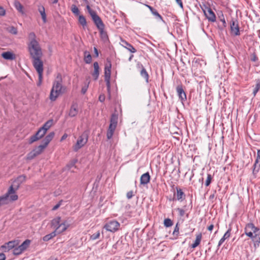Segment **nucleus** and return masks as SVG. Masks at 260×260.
Segmentation results:
<instances>
[{
    "instance_id": "obj_1",
    "label": "nucleus",
    "mask_w": 260,
    "mask_h": 260,
    "mask_svg": "<svg viewBox=\"0 0 260 260\" xmlns=\"http://www.w3.org/2000/svg\"><path fill=\"white\" fill-rule=\"evenodd\" d=\"M25 180V176H20L13 182L5 196L0 197V206L9 203L10 201L18 199L17 195L15 194L19 185Z\"/></svg>"
},
{
    "instance_id": "obj_2",
    "label": "nucleus",
    "mask_w": 260,
    "mask_h": 260,
    "mask_svg": "<svg viewBox=\"0 0 260 260\" xmlns=\"http://www.w3.org/2000/svg\"><path fill=\"white\" fill-rule=\"evenodd\" d=\"M36 37L34 32H31L29 34V43L28 45V48L32 60L41 59L43 55L41 48L38 42L36 40Z\"/></svg>"
},
{
    "instance_id": "obj_3",
    "label": "nucleus",
    "mask_w": 260,
    "mask_h": 260,
    "mask_svg": "<svg viewBox=\"0 0 260 260\" xmlns=\"http://www.w3.org/2000/svg\"><path fill=\"white\" fill-rule=\"evenodd\" d=\"M86 9L88 13L91 17L94 24L99 30L101 39L104 41H107L108 40V36L107 32L105 30V25L101 18L98 16L96 12L92 10L89 5L86 6Z\"/></svg>"
},
{
    "instance_id": "obj_4",
    "label": "nucleus",
    "mask_w": 260,
    "mask_h": 260,
    "mask_svg": "<svg viewBox=\"0 0 260 260\" xmlns=\"http://www.w3.org/2000/svg\"><path fill=\"white\" fill-rule=\"evenodd\" d=\"M245 233L247 236L252 239L254 246L259 245L260 243V231L258 228L255 226L252 223H248L245 228Z\"/></svg>"
},
{
    "instance_id": "obj_5",
    "label": "nucleus",
    "mask_w": 260,
    "mask_h": 260,
    "mask_svg": "<svg viewBox=\"0 0 260 260\" xmlns=\"http://www.w3.org/2000/svg\"><path fill=\"white\" fill-rule=\"evenodd\" d=\"M62 79L60 74H58L56 79L53 82L52 88L50 94V99L52 101H54L57 98L62 92V89L63 86L62 85Z\"/></svg>"
},
{
    "instance_id": "obj_6",
    "label": "nucleus",
    "mask_w": 260,
    "mask_h": 260,
    "mask_svg": "<svg viewBox=\"0 0 260 260\" xmlns=\"http://www.w3.org/2000/svg\"><path fill=\"white\" fill-rule=\"evenodd\" d=\"M118 114L117 112H114L111 115L110 118V124L107 133V137L108 139H110L114 134L118 122Z\"/></svg>"
},
{
    "instance_id": "obj_7",
    "label": "nucleus",
    "mask_w": 260,
    "mask_h": 260,
    "mask_svg": "<svg viewBox=\"0 0 260 260\" xmlns=\"http://www.w3.org/2000/svg\"><path fill=\"white\" fill-rule=\"evenodd\" d=\"M32 63L39 75V80L37 85L40 86L42 84L43 80V62L41 59H36L32 60Z\"/></svg>"
},
{
    "instance_id": "obj_8",
    "label": "nucleus",
    "mask_w": 260,
    "mask_h": 260,
    "mask_svg": "<svg viewBox=\"0 0 260 260\" xmlns=\"http://www.w3.org/2000/svg\"><path fill=\"white\" fill-rule=\"evenodd\" d=\"M202 9L206 18L208 19L209 21L211 22H214L216 21V15L214 12L210 7H208L206 5H204V7H202Z\"/></svg>"
},
{
    "instance_id": "obj_9",
    "label": "nucleus",
    "mask_w": 260,
    "mask_h": 260,
    "mask_svg": "<svg viewBox=\"0 0 260 260\" xmlns=\"http://www.w3.org/2000/svg\"><path fill=\"white\" fill-rule=\"evenodd\" d=\"M231 34L234 36L240 35L238 21L236 19H232L230 22Z\"/></svg>"
},
{
    "instance_id": "obj_10",
    "label": "nucleus",
    "mask_w": 260,
    "mask_h": 260,
    "mask_svg": "<svg viewBox=\"0 0 260 260\" xmlns=\"http://www.w3.org/2000/svg\"><path fill=\"white\" fill-rule=\"evenodd\" d=\"M119 226L120 224L118 221L111 220L104 225V228L108 231L115 232L119 229Z\"/></svg>"
},
{
    "instance_id": "obj_11",
    "label": "nucleus",
    "mask_w": 260,
    "mask_h": 260,
    "mask_svg": "<svg viewBox=\"0 0 260 260\" xmlns=\"http://www.w3.org/2000/svg\"><path fill=\"white\" fill-rule=\"evenodd\" d=\"M19 245L18 241L14 240L6 243L5 245L1 246L2 250L5 252H8L10 250L14 249L15 247Z\"/></svg>"
},
{
    "instance_id": "obj_12",
    "label": "nucleus",
    "mask_w": 260,
    "mask_h": 260,
    "mask_svg": "<svg viewBox=\"0 0 260 260\" xmlns=\"http://www.w3.org/2000/svg\"><path fill=\"white\" fill-rule=\"evenodd\" d=\"M88 133L84 132L78 138L77 141V145L78 146H84L88 141Z\"/></svg>"
},
{
    "instance_id": "obj_13",
    "label": "nucleus",
    "mask_w": 260,
    "mask_h": 260,
    "mask_svg": "<svg viewBox=\"0 0 260 260\" xmlns=\"http://www.w3.org/2000/svg\"><path fill=\"white\" fill-rule=\"evenodd\" d=\"M44 147H35L27 156V159H32L38 155L41 154Z\"/></svg>"
},
{
    "instance_id": "obj_14",
    "label": "nucleus",
    "mask_w": 260,
    "mask_h": 260,
    "mask_svg": "<svg viewBox=\"0 0 260 260\" xmlns=\"http://www.w3.org/2000/svg\"><path fill=\"white\" fill-rule=\"evenodd\" d=\"M69 226L70 224L67 220H63L55 231L56 233L60 234L65 231Z\"/></svg>"
},
{
    "instance_id": "obj_15",
    "label": "nucleus",
    "mask_w": 260,
    "mask_h": 260,
    "mask_svg": "<svg viewBox=\"0 0 260 260\" xmlns=\"http://www.w3.org/2000/svg\"><path fill=\"white\" fill-rule=\"evenodd\" d=\"M78 113V106L76 103H73L69 112V116L71 117L76 116Z\"/></svg>"
},
{
    "instance_id": "obj_16",
    "label": "nucleus",
    "mask_w": 260,
    "mask_h": 260,
    "mask_svg": "<svg viewBox=\"0 0 260 260\" xmlns=\"http://www.w3.org/2000/svg\"><path fill=\"white\" fill-rule=\"evenodd\" d=\"M176 90L181 101H183L186 100V95L182 86H177Z\"/></svg>"
},
{
    "instance_id": "obj_17",
    "label": "nucleus",
    "mask_w": 260,
    "mask_h": 260,
    "mask_svg": "<svg viewBox=\"0 0 260 260\" xmlns=\"http://www.w3.org/2000/svg\"><path fill=\"white\" fill-rule=\"evenodd\" d=\"M94 71L92 73V75L94 80H96L99 76L100 74V68L98 62H94L93 63Z\"/></svg>"
},
{
    "instance_id": "obj_18",
    "label": "nucleus",
    "mask_w": 260,
    "mask_h": 260,
    "mask_svg": "<svg viewBox=\"0 0 260 260\" xmlns=\"http://www.w3.org/2000/svg\"><path fill=\"white\" fill-rule=\"evenodd\" d=\"M54 134H55L54 132L50 133L45 137V138L43 140V144L40 145L39 146H46L52 140V139L54 136Z\"/></svg>"
},
{
    "instance_id": "obj_19",
    "label": "nucleus",
    "mask_w": 260,
    "mask_h": 260,
    "mask_svg": "<svg viewBox=\"0 0 260 260\" xmlns=\"http://www.w3.org/2000/svg\"><path fill=\"white\" fill-rule=\"evenodd\" d=\"M260 169V161H258V159H256L253 165L252 176L254 178L257 177V173L258 172Z\"/></svg>"
},
{
    "instance_id": "obj_20",
    "label": "nucleus",
    "mask_w": 260,
    "mask_h": 260,
    "mask_svg": "<svg viewBox=\"0 0 260 260\" xmlns=\"http://www.w3.org/2000/svg\"><path fill=\"white\" fill-rule=\"evenodd\" d=\"M121 42L123 43V44L122 45L123 47L125 48L131 53H135L137 51L136 49L131 44L126 41L122 40Z\"/></svg>"
},
{
    "instance_id": "obj_21",
    "label": "nucleus",
    "mask_w": 260,
    "mask_h": 260,
    "mask_svg": "<svg viewBox=\"0 0 260 260\" xmlns=\"http://www.w3.org/2000/svg\"><path fill=\"white\" fill-rule=\"evenodd\" d=\"M2 56L7 60H14L15 59V55L12 52L10 51L4 52L2 53Z\"/></svg>"
},
{
    "instance_id": "obj_22",
    "label": "nucleus",
    "mask_w": 260,
    "mask_h": 260,
    "mask_svg": "<svg viewBox=\"0 0 260 260\" xmlns=\"http://www.w3.org/2000/svg\"><path fill=\"white\" fill-rule=\"evenodd\" d=\"M111 64L109 63V64H106L105 67V72H104V76L105 80V79H110L111 77Z\"/></svg>"
},
{
    "instance_id": "obj_23",
    "label": "nucleus",
    "mask_w": 260,
    "mask_h": 260,
    "mask_svg": "<svg viewBox=\"0 0 260 260\" xmlns=\"http://www.w3.org/2000/svg\"><path fill=\"white\" fill-rule=\"evenodd\" d=\"M150 177L148 173H146L143 174L140 178L141 184H146L150 181Z\"/></svg>"
},
{
    "instance_id": "obj_24",
    "label": "nucleus",
    "mask_w": 260,
    "mask_h": 260,
    "mask_svg": "<svg viewBox=\"0 0 260 260\" xmlns=\"http://www.w3.org/2000/svg\"><path fill=\"white\" fill-rule=\"evenodd\" d=\"M231 228H230L227 232L224 234L222 238L219 240L218 246L220 247L221 245L224 242L225 239L229 238L231 235Z\"/></svg>"
},
{
    "instance_id": "obj_25",
    "label": "nucleus",
    "mask_w": 260,
    "mask_h": 260,
    "mask_svg": "<svg viewBox=\"0 0 260 260\" xmlns=\"http://www.w3.org/2000/svg\"><path fill=\"white\" fill-rule=\"evenodd\" d=\"M14 7L16 8V9L19 12H20L22 14H24V11L23 10V7L19 1H15L14 2Z\"/></svg>"
},
{
    "instance_id": "obj_26",
    "label": "nucleus",
    "mask_w": 260,
    "mask_h": 260,
    "mask_svg": "<svg viewBox=\"0 0 260 260\" xmlns=\"http://www.w3.org/2000/svg\"><path fill=\"white\" fill-rule=\"evenodd\" d=\"M146 6L149 8L152 14L154 15L157 19L162 20V18L161 15L158 13L156 10L154 9L150 6L146 5Z\"/></svg>"
},
{
    "instance_id": "obj_27",
    "label": "nucleus",
    "mask_w": 260,
    "mask_h": 260,
    "mask_svg": "<svg viewBox=\"0 0 260 260\" xmlns=\"http://www.w3.org/2000/svg\"><path fill=\"white\" fill-rule=\"evenodd\" d=\"M38 11L41 15L44 23H46L47 21V18L45 13V8L42 6H39L38 8Z\"/></svg>"
},
{
    "instance_id": "obj_28",
    "label": "nucleus",
    "mask_w": 260,
    "mask_h": 260,
    "mask_svg": "<svg viewBox=\"0 0 260 260\" xmlns=\"http://www.w3.org/2000/svg\"><path fill=\"white\" fill-rule=\"evenodd\" d=\"M62 221L63 220L61 219L60 217L53 219L51 222L52 226H53L54 229H55V230L57 229V226H59Z\"/></svg>"
},
{
    "instance_id": "obj_29",
    "label": "nucleus",
    "mask_w": 260,
    "mask_h": 260,
    "mask_svg": "<svg viewBox=\"0 0 260 260\" xmlns=\"http://www.w3.org/2000/svg\"><path fill=\"white\" fill-rule=\"evenodd\" d=\"M141 66L142 67V69L140 72L141 76L143 77L147 83L148 82V79H149V75L148 73L147 72L146 69L144 68L142 64H141Z\"/></svg>"
},
{
    "instance_id": "obj_30",
    "label": "nucleus",
    "mask_w": 260,
    "mask_h": 260,
    "mask_svg": "<svg viewBox=\"0 0 260 260\" xmlns=\"http://www.w3.org/2000/svg\"><path fill=\"white\" fill-rule=\"evenodd\" d=\"M53 124V119H49L47 121H46L44 125L41 127L44 130H45L46 132L47 131L48 129H49L51 126Z\"/></svg>"
},
{
    "instance_id": "obj_31",
    "label": "nucleus",
    "mask_w": 260,
    "mask_h": 260,
    "mask_svg": "<svg viewBox=\"0 0 260 260\" xmlns=\"http://www.w3.org/2000/svg\"><path fill=\"white\" fill-rule=\"evenodd\" d=\"M30 244V240H25L20 245L18 246L21 250L24 251L29 246Z\"/></svg>"
},
{
    "instance_id": "obj_32",
    "label": "nucleus",
    "mask_w": 260,
    "mask_h": 260,
    "mask_svg": "<svg viewBox=\"0 0 260 260\" xmlns=\"http://www.w3.org/2000/svg\"><path fill=\"white\" fill-rule=\"evenodd\" d=\"M202 239V234L201 233L199 234L196 236V240L191 245V247L192 248H194L197 247L200 243Z\"/></svg>"
},
{
    "instance_id": "obj_33",
    "label": "nucleus",
    "mask_w": 260,
    "mask_h": 260,
    "mask_svg": "<svg viewBox=\"0 0 260 260\" xmlns=\"http://www.w3.org/2000/svg\"><path fill=\"white\" fill-rule=\"evenodd\" d=\"M84 53V60L85 62L87 64L90 63L91 62V60H92L91 55L87 51H85Z\"/></svg>"
},
{
    "instance_id": "obj_34",
    "label": "nucleus",
    "mask_w": 260,
    "mask_h": 260,
    "mask_svg": "<svg viewBox=\"0 0 260 260\" xmlns=\"http://www.w3.org/2000/svg\"><path fill=\"white\" fill-rule=\"evenodd\" d=\"M255 86L253 91V96H255L260 89V78L255 80Z\"/></svg>"
},
{
    "instance_id": "obj_35",
    "label": "nucleus",
    "mask_w": 260,
    "mask_h": 260,
    "mask_svg": "<svg viewBox=\"0 0 260 260\" xmlns=\"http://www.w3.org/2000/svg\"><path fill=\"white\" fill-rule=\"evenodd\" d=\"M176 196L178 200L182 201V200L184 198L185 195L181 189H177V193L176 194Z\"/></svg>"
},
{
    "instance_id": "obj_36",
    "label": "nucleus",
    "mask_w": 260,
    "mask_h": 260,
    "mask_svg": "<svg viewBox=\"0 0 260 260\" xmlns=\"http://www.w3.org/2000/svg\"><path fill=\"white\" fill-rule=\"evenodd\" d=\"M42 137L40 136L39 134H38V132L36 133L35 135H34L33 136H31L29 139V144H31L33 142L38 140Z\"/></svg>"
},
{
    "instance_id": "obj_37",
    "label": "nucleus",
    "mask_w": 260,
    "mask_h": 260,
    "mask_svg": "<svg viewBox=\"0 0 260 260\" xmlns=\"http://www.w3.org/2000/svg\"><path fill=\"white\" fill-rule=\"evenodd\" d=\"M78 21L79 23L84 28L87 25V22L86 19L84 16L83 15H79Z\"/></svg>"
},
{
    "instance_id": "obj_38",
    "label": "nucleus",
    "mask_w": 260,
    "mask_h": 260,
    "mask_svg": "<svg viewBox=\"0 0 260 260\" xmlns=\"http://www.w3.org/2000/svg\"><path fill=\"white\" fill-rule=\"evenodd\" d=\"M76 160H73L71 162H70L69 164L67 166V168L69 170H71V172H74V168H76V167L75 166V165L76 162Z\"/></svg>"
},
{
    "instance_id": "obj_39",
    "label": "nucleus",
    "mask_w": 260,
    "mask_h": 260,
    "mask_svg": "<svg viewBox=\"0 0 260 260\" xmlns=\"http://www.w3.org/2000/svg\"><path fill=\"white\" fill-rule=\"evenodd\" d=\"M56 235V233L55 231L51 233L50 234L47 235L43 237V240L45 241H47L50 240L53 237H55Z\"/></svg>"
},
{
    "instance_id": "obj_40",
    "label": "nucleus",
    "mask_w": 260,
    "mask_h": 260,
    "mask_svg": "<svg viewBox=\"0 0 260 260\" xmlns=\"http://www.w3.org/2000/svg\"><path fill=\"white\" fill-rule=\"evenodd\" d=\"M250 60L252 62H257L258 60V57H257L255 51L252 52L250 55Z\"/></svg>"
},
{
    "instance_id": "obj_41",
    "label": "nucleus",
    "mask_w": 260,
    "mask_h": 260,
    "mask_svg": "<svg viewBox=\"0 0 260 260\" xmlns=\"http://www.w3.org/2000/svg\"><path fill=\"white\" fill-rule=\"evenodd\" d=\"M7 30L9 31L10 33L13 35H16L17 34V28L13 26L7 27Z\"/></svg>"
},
{
    "instance_id": "obj_42",
    "label": "nucleus",
    "mask_w": 260,
    "mask_h": 260,
    "mask_svg": "<svg viewBox=\"0 0 260 260\" xmlns=\"http://www.w3.org/2000/svg\"><path fill=\"white\" fill-rule=\"evenodd\" d=\"M100 235H101L100 232L99 231L96 232L95 233H94L90 236V240H96L100 238Z\"/></svg>"
},
{
    "instance_id": "obj_43",
    "label": "nucleus",
    "mask_w": 260,
    "mask_h": 260,
    "mask_svg": "<svg viewBox=\"0 0 260 260\" xmlns=\"http://www.w3.org/2000/svg\"><path fill=\"white\" fill-rule=\"evenodd\" d=\"M23 251L21 250V248H20L18 245L15 247V248L13 249V253L14 255H19Z\"/></svg>"
},
{
    "instance_id": "obj_44",
    "label": "nucleus",
    "mask_w": 260,
    "mask_h": 260,
    "mask_svg": "<svg viewBox=\"0 0 260 260\" xmlns=\"http://www.w3.org/2000/svg\"><path fill=\"white\" fill-rule=\"evenodd\" d=\"M72 12L76 16H79V10L75 5H72Z\"/></svg>"
},
{
    "instance_id": "obj_45",
    "label": "nucleus",
    "mask_w": 260,
    "mask_h": 260,
    "mask_svg": "<svg viewBox=\"0 0 260 260\" xmlns=\"http://www.w3.org/2000/svg\"><path fill=\"white\" fill-rule=\"evenodd\" d=\"M164 225L166 227H170L173 225V222L169 218L165 219L164 220Z\"/></svg>"
},
{
    "instance_id": "obj_46",
    "label": "nucleus",
    "mask_w": 260,
    "mask_h": 260,
    "mask_svg": "<svg viewBox=\"0 0 260 260\" xmlns=\"http://www.w3.org/2000/svg\"><path fill=\"white\" fill-rule=\"evenodd\" d=\"M105 80L106 83L108 92L109 94V96H110V79H105Z\"/></svg>"
},
{
    "instance_id": "obj_47",
    "label": "nucleus",
    "mask_w": 260,
    "mask_h": 260,
    "mask_svg": "<svg viewBox=\"0 0 260 260\" xmlns=\"http://www.w3.org/2000/svg\"><path fill=\"white\" fill-rule=\"evenodd\" d=\"M89 84V82H88L87 83L85 84V85L82 87L81 92L82 94H84L86 92L87 89L88 88Z\"/></svg>"
},
{
    "instance_id": "obj_48",
    "label": "nucleus",
    "mask_w": 260,
    "mask_h": 260,
    "mask_svg": "<svg viewBox=\"0 0 260 260\" xmlns=\"http://www.w3.org/2000/svg\"><path fill=\"white\" fill-rule=\"evenodd\" d=\"M211 179H212L211 175L210 174H208V176H207V178L206 181V183H205L206 186H208L209 185V184L211 183Z\"/></svg>"
},
{
    "instance_id": "obj_49",
    "label": "nucleus",
    "mask_w": 260,
    "mask_h": 260,
    "mask_svg": "<svg viewBox=\"0 0 260 260\" xmlns=\"http://www.w3.org/2000/svg\"><path fill=\"white\" fill-rule=\"evenodd\" d=\"M46 133V132L42 127L40 128V129L38 131V134H39L41 137H43Z\"/></svg>"
},
{
    "instance_id": "obj_50",
    "label": "nucleus",
    "mask_w": 260,
    "mask_h": 260,
    "mask_svg": "<svg viewBox=\"0 0 260 260\" xmlns=\"http://www.w3.org/2000/svg\"><path fill=\"white\" fill-rule=\"evenodd\" d=\"M220 21L222 22L223 24V27H225L226 26V23L225 20V19L224 18V16L223 14L221 15V16H220Z\"/></svg>"
},
{
    "instance_id": "obj_51",
    "label": "nucleus",
    "mask_w": 260,
    "mask_h": 260,
    "mask_svg": "<svg viewBox=\"0 0 260 260\" xmlns=\"http://www.w3.org/2000/svg\"><path fill=\"white\" fill-rule=\"evenodd\" d=\"M134 196V193L133 191H129L126 193V197L128 199H131Z\"/></svg>"
},
{
    "instance_id": "obj_52",
    "label": "nucleus",
    "mask_w": 260,
    "mask_h": 260,
    "mask_svg": "<svg viewBox=\"0 0 260 260\" xmlns=\"http://www.w3.org/2000/svg\"><path fill=\"white\" fill-rule=\"evenodd\" d=\"M179 233V228L178 227L177 224L176 225L174 231L173 232V235L174 236H177Z\"/></svg>"
},
{
    "instance_id": "obj_53",
    "label": "nucleus",
    "mask_w": 260,
    "mask_h": 260,
    "mask_svg": "<svg viewBox=\"0 0 260 260\" xmlns=\"http://www.w3.org/2000/svg\"><path fill=\"white\" fill-rule=\"evenodd\" d=\"M177 211L179 212V215L181 216H183L184 215L185 211L184 210L181 208H178Z\"/></svg>"
},
{
    "instance_id": "obj_54",
    "label": "nucleus",
    "mask_w": 260,
    "mask_h": 260,
    "mask_svg": "<svg viewBox=\"0 0 260 260\" xmlns=\"http://www.w3.org/2000/svg\"><path fill=\"white\" fill-rule=\"evenodd\" d=\"M6 14L5 10L4 9L3 7H0V15L1 16H4Z\"/></svg>"
},
{
    "instance_id": "obj_55",
    "label": "nucleus",
    "mask_w": 260,
    "mask_h": 260,
    "mask_svg": "<svg viewBox=\"0 0 260 260\" xmlns=\"http://www.w3.org/2000/svg\"><path fill=\"white\" fill-rule=\"evenodd\" d=\"M99 100L101 102H103L105 100V96L104 94H101L99 97Z\"/></svg>"
},
{
    "instance_id": "obj_56",
    "label": "nucleus",
    "mask_w": 260,
    "mask_h": 260,
    "mask_svg": "<svg viewBox=\"0 0 260 260\" xmlns=\"http://www.w3.org/2000/svg\"><path fill=\"white\" fill-rule=\"evenodd\" d=\"M61 202L62 201L59 202L57 204H56L55 206H54L53 207V208H52V210H55L57 209L60 207Z\"/></svg>"
},
{
    "instance_id": "obj_57",
    "label": "nucleus",
    "mask_w": 260,
    "mask_h": 260,
    "mask_svg": "<svg viewBox=\"0 0 260 260\" xmlns=\"http://www.w3.org/2000/svg\"><path fill=\"white\" fill-rule=\"evenodd\" d=\"M177 3L179 5V6L181 8H183V3L182 2L181 0H176Z\"/></svg>"
},
{
    "instance_id": "obj_58",
    "label": "nucleus",
    "mask_w": 260,
    "mask_h": 260,
    "mask_svg": "<svg viewBox=\"0 0 260 260\" xmlns=\"http://www.w3.org/2000/svg\"><path fill=\"white\" fill-rule=\"evenodd\" d=\"M5 259H6L5 255L3 253H0V260H5Z\"/></svg>"
},
{
    "instance_id": "obj_59",
    "label": "nucleus",
    "mask_w": 260,
    "mask_h": 260,
    "mask_svg": "<svg viewBox=\"0 0 260 260\" xmlns=\"http://www.w3.org/2000/svg\"><path fill=\"white\" fill-rule=\"evenodd\" d=\"M68 137V135L67 134H64L61 137L60 141H62L64 140Z\"/></svg>"
},
{
    "instance_id": "obj_60",
    "label": "nucleus",
    "mask_w": 260,
    "mask_h": 260,
    "mask_svg": "<svg viewBox=\"0 0 260 260\" xmlns=\"http://www.w3.org/2000/svg\"><path fill=\"white\" fill-rule=\"evenodd\" d=\"M256 159H258V161H260V150L257 151V157Z\"/></svg>"
},
{
    "instance_id": "obj_61",
    "label": "nucleus",
    "mask_w": 260,
    "mask_h": 260,
    "mask_svg": "<svg viewBox=\"0 0 260 260\" xmlns=\"http://www.w3.org/2000/svg\"><path fill=\"white\" fill-rule=\"evenodd\" d=\"M213 228H214V225L213 224H211L210 225H209L208 227V230L209 231H211L213 230Z\"/></svg>"
},
{
    "instance_id": "obj_62",
    "label": "nucleus",
    "mask_w": 260,
    "mask_h": 260,
    "mask_svg": "<svg viewBox=\"0 0 260 260\" xmlns=\"http://www.w3.org/2000/svg\"><path fill=\"white\" fill-rule=\"evenodd\" d=\"M94 53L95 54L96 56L98 57L99 56L98 50L95 47L94 48Z\"/></svg>"
},
{
    "instance_id": "obj_63",
    "label": "nucleus",
    "mask_w": 260,
    "mask_h": 260,
    "mask_svg": "<svg viewBox=\"0 0 260 260\" xmlns=\"http://www.w3.org/2000/svg\"><path fill=\"white\" fill-rule=\"evenodd\" d=\"M133 57H134V55L132 54V55L129 56V58H128V60H129V61H131L132 60V59H133Z\"/></svg>"
},
{
    "instance_id": "obj_64",
    "label": "nucleus",
    "mask_w": 260,
    "mask_h": 260,
    "mask_svg": "<svg viewBox=\"0 0 260 260\" xmlns=\"http://www.w3.org/2000/svg\"><path fill=\"white\" fill-rule=\"evenodd\" d=\"M53 4H56L58 2V0H52Z\"/></svg>"
}]
</instances>
